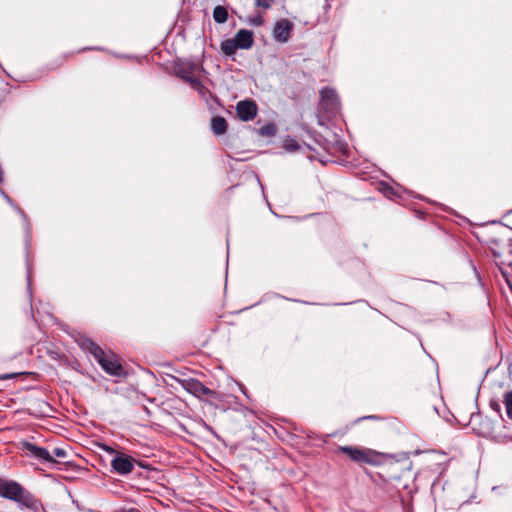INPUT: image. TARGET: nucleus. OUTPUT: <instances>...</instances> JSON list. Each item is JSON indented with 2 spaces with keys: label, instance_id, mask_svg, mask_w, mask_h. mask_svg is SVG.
Masks as SVG:
<instances>
[{
  "label": "nucleus",
  "instance_id": "obj_1",
  "mask_svg": "<svg viewBox=\"0 0 512 512\" xmlns=\"http://www.w3.org/2000/svg\"><path fill=\"white\" fill-rule=\"evenodd\" d=\"M0 496L16 502L19 507L28 508L33 512H39L42 508L41 501L14 480H5L0 477Z\"/></svg>",
  "mask_w": 512,
  "mask_h": 512
},
{
  "label": "nucleus",
  "instance_id": "obj_2",
  "mask_svg": "<svg viewBox=\"0 0 512 512\" xmlns=\"http://www.w3.org/2000/svg\"><path fill=\"white\" fill-rule=\"evenodd\" d=\"M81 347L93 355L97 363L107 374L114 377L126 376L118 356L112 351L105 352L98 344L88 338L81 342Z\"/></svg>",
  "mask_w": 512,
  "mask_h": 512
},
{
  "label": "nucleus",
  "instance_id": "obj_3",
  "mask_svg": "<svg viewBox=\"0 0 512 512\" xmlns=\"http://www.w3.org/2000/svg\"><path fill=\"white\" fill-rule=\"evenodd\" d=\"M104 450L108 453H114L115 456L111 460L112 472L118 475H128L134 470L136 460L122 452H118L111 447H104Z\"/></svg>",
  "mask_w": 512,
  "mask_h": 512
},
{
  "label": "nucleus",
  "instance_id": "obj_4",
  "mask_svg": "<svg viewBox=\"0 0 512 512\" xmlns=\"http://www.w3.org/2000/svg\"><path fill=\"white\" fill-rule=\"evenodd\" d=\"M180 385L183 389H185L188 393L194 395L197 398H203L204 396L212 397L216 400H220L219 394L206 387L200 380L189 378L179 380Z\"/></svg>",
  "mask_w": 512,
  "mask_h": 512
},
{
  "label": "nucleus",
  "instance_id": "obj_5",
  "mask_svg": "<svg viewBox=\"0 0 512 512\" xmlns=\"http://www.w3.org/2000/svg\"><path fill=\"white\" fill-rule=\"evenodd\" d=\"M338 451L347 455L356 463L373 464L376 457V453L373 450L355 446H340Z\"/></svg>",
  "mask_w": 512,
  "mask_h": 512
},
{
  "label": "nucleus",
  "instance_id": "obj_6",
  "mask_svg": "<svg viewBox=\"0 0 512 512\" xmlns=\"http://www.w3.org/2000/svg\"><path fill=\"white\" fill-rule=\"evenodd\" d=\"M198 65L194 62H176L173 65L174 74L189 83L193 88L200 86V81L195 77Z\"/></svg>",
  "mask_w": 512,
  "mask_h": 512
},
{
  "label": "nucleus",
  "instance_id": "obj_7",
  "mask_svg": "<svg viewBox=\"0 0 512 512\" xmlns=\"http://www.w3.org/2000/svg\"><path fill=\"white\" fill-rule=\"evenodd\" d=\"M21 449L25 452V454L29 457L35 458L39 461L47 462L50 464H56L57 461L51 453L44 447H39L33 443L28 441H23L21 443Z\"/></svg>",
  "mask_w": 512,
  "mask_h": 512
},
{
  "label": "nucleus",
  "instance_id": "obj_8",
  "mask_svg": "<svg viewBox=\"0 0 512 512\" xmlns=\"http://www.w3.org/2000/svg\"><path fill=\"white\" fill-rule=\"evenodd\" d=\"M258 112L257 104L254 100H242L236 105V113L240 120L251 121L253 120Z\"/></svg>",
  "mask_w": 512,
  "mask_h": 512
},
{
  "label": "nucleus",
  "instance_id": "obj_9",
  "mask_svg": "<svg viewBox=\"0 0 512 512\" xmlns=\"http://www.w3.org/2000/svg\"><path fill=\"white\" fill-rule=\"evenodd\" d=\"M320 96L322 108L331 113H334L339 109L340 102L334 89L325 87L320 91Z\"/></svg>",
  "mask_w": 512,
  "mask_h": 512
},
{
  "label": "nucleus",
  "instance_id": "obj_10",
  "mask_svg": "<svg viewBox=\"0 0 512 512\" xmlns=\"http://www.w3.org/2000/svg\"><path fill=\"white\" fill-rule=\"evenodd\" d=\"M293 23L288 19H281L275 23L273 37L276 41L286 43L291 37Z\"/></svg>",
  "mask_w": 512,
  "mask_h": 512
},
{
  "label": "nucleus",
  "instance_id": "obj_11",
  "mask_svg": "<svg viewBox=\"0 0 512 512\" xmlns=\"http://www.w3.org/2000/svg\"><path fill=\"white\" fill-rule=\"evenodd\" d=\"M233 39L239 49H250L254 43L253 32L246 29L239 30Z\"/></svg>",
  "mask_w": 512,
  "mask_h": 512
},
{
  "label": "nucleus",
  "instance_id": "obj_12",
  "mask_svg": "<svg viewBox=\"0 0 512 512\" xmlns=\"http://www.w3.org/2000/svg\"><path fill=\"white\" fill-rule=\"evenodd\" d=\"M228 124L224 117L215 116L211 119V130L215 135H222L227 131Z\"/></svg>",
  "mask_w": 512,
  "mask_h": 512
},
{
  "label": "nucleus",
  "instance_id": "obj_13",
  "mask_svg": "<svg viewBox=\"0 0 512 512\" xmlns=\"http://www.w3.org/2000/svg\"><path fill=\"white\" fill-rule=\"evenodd\" d=\"M213 18L215 22L222 24L228 20V11L224 6L218 5L213 10Z\"/></svg>",
  "mask_w": 512,
  "mask_h": 512
},
{
  "label": "nucleus",
  "instance_id": "obj_14",
  "mask_svg": "<svg viewBox=\"0 0 512 512\" xmlns=\"http://www.w3.org/2000/svg\"><path fill=\"white\" fill-rule=\"evenodd\" d=\"M237 49L239 48L233 38L226 39L221 43V51L227 56L233 55Z\"/></svg>",
  "mask_w": 512,
  "mask_h": 512
},
{
  "label": "nucleus",
  "instance_id": "obj_15",
  "mask_svg": "<svg viewBox=\"0 0 512 512\" xmlns=\"http://www.w3.org/2000/svg\"><path fill=\"white\" fill-rule=\"evenodd\" d=\"M503 404L505 406L507 417L512 421V390L504 393Z\"/></svg>",
  "mask_w": 512,
  "mask_h": 512
},
{
  "label": "nucleus",
  "instance_id": "obj_16",
  "mask_svg": "<svg viewBox=\"0 0 512 512\" xmlns=\"http://www.w3.org/2000/svg\"><path fill=\"white\" fill-rule=\"evenodd\" d=\"M276 126L273 123H268L259 129L262 136L272 137L276 134Z\"/></svg>",
  "mask_w": 512,
  "mask_h": 512
},
{
  "label": "nucleus",
  "instance_id": "obj_17",
  "mask_svg": "<svg viewBox=\"0 0 512 512\" xmlns=\"http://www.w3.org/2000/svg\"><path fill=\"white\" fill-rule=\"evenodd\" d=\"M51 455L53 456V458L54 457L66 458L67 457V451L64 448L56 447V448L53 449Z\"/></svg>",
  "mask_w": 512,
  "mask_h": 512
},
{
  "label": "nucleus",
  "instance_id": "obj_18",
  "mask_svg": "<svg viewBox=\"0 0 512 512\" xmlns=\"http://www.w3.org/2000/svg\"><path fill=\"white\" fill-rule=\"evenodd\" d=\"M273 3L274 0H255L256 6L261 7L263 9H269Z\"/></svg>",
  "mask_w": 512,
  "mask_h": 512
},
{
  "label": "nucleus",
  "instance_id": "obj_19",
  "mask_svg": "<svg viewBox=\"0 0 512 512\" xmlns=\"http://www.w3.org/2000/svg\"><path fill=\"white\" fill-rule=\"evenodd\" d=\"M489 405L493 411H495L499 416H501V405L497 400H491Z\"/></svg>",
  "mask_w": 512,
  "mask_h": 512
},
{
  "label": "nucleus",
  "instance_id": "obj_20",
  "mask_svg": "<svg viewBox=\"0 0 512 512\" xmlns=\"http://www.w3.org/2000/svg\"><path fill=\"white\" fill-rule=\"evenodd\" d=\"M366 419L380 420L381 418L377 415L363 416V417H359L358 419H356L355 423H358V422H360L362 420H366Z\"/></svg>",
  "mask_w": 512,
  "mask_h": 512
},
{
  "label": "nucleus",
  "instance_id": "obj_21",
  "mask_svg": "<svg viewBox=\"0 0 512 512\" xmlns=\"http://www.w3.org/2000/svg\"><path fill=\"white\" fill-rule=\"evenodd\" d=\"M253 25L255 26H261L263 24V20L260 16L256 17V18H253L251 19L250 21Z\"/></svg>",
  "mask_w": 512,
  "mask_h": 512
},
{
  "label": "nucleus",
  "instance_id": "obj_22",
  "mask_svg": "<svg viewBox=\"0 0 512 512\" xmlns=\"http://www.w3.org/2000/svg\"><path fill=\"white\" fill-rule=\"evenodd\" d=\"M16 376H17V374H15V373L0 375V380L11 379V378H14Z\"/></svg>",
  "mask_w": 512,
  "mask_h": 512
},
{
  "label": "nucleus",
  "instance_id": "obj_23",
  "mask_svg": "<svg viewBox=\"0 0 512 512\" xmlns=\"http://www.w3.org/2000/svg\"><path fill=\"white\" fill-rule=\"evenodd\" d=\"M123 512H141L138 508H129L127 510H123Z\"/></svg>",
  "mask_w": 512,
  "mask_h": 512
},
{
  "label": "nucleus",
  "instance_id": "obj_24",
  "mask_svg": "<svg viewBox=\"0 0 512 512\" xmlns=\"http://www.w3.org/2000/svg\"><path fill=\"white\" fill-rule=\"evenodd\" d=\"M135 464H138L140 467L146 468V465H144V463H142L140 461L136 460Z\"/></svg>",
  "mask_w": 512,
  "mask_h": 512
},
{
  "label": "nucleus",
  "instance_id": "obj_25",
  "mask_svg": "<svg viewBox=\"0 0 512 512\" xmlns=\"http://www.w3.org/2000/svg\"><path fill=\"white\" fill-rule=\"evenodd\" d=\"M86 50H88V48H83V49L79 50V52L86 51Z\"/></svg>",
  "mask_w": 512,
  "mask_h": 512
},
{
  "label": "nucleus",
  "instance_id": "obj_26",
  "mask_svg": "<svg viewBox=\"0 0 512 512\" xmlns=\"http://www.w3.org/2000/svg\"><path fill=\"white\" fill-rule=\"evenodd\" d=\"M18 211H19V213L24 215V213H23V211L21 209L18 208Z\"/></svg>",
  "mask_w": 512,
  "mask_h": 512
},
{
  "label": "nucleus",
  "instance_id": "obj_27",
  "mask_svg": "<svg viewBox=\"0 0 512 512\" xmlns=\"http://www.w3.org/2000/svg\"><path fill=\"white\" fill-rule=\"evenodd\" d=\"M511 246H512V240H511Z\"/></svg>",
  "mask_w": 512,
  "mask_h": 512
}]
</instances>
